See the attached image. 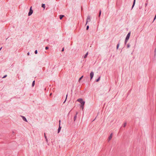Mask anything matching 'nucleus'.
<instances>
[{
  "instance_id": "nucleus-3",
  "label": "nucleus",
  "mask_w": 156,
  "mask_h": 156,
  "mask_svg": "<svg viewBox=\"0 0 156 156\" xmlns=\"http://www.w3.org/2000/svg\"><path fill=\"white\" fill-rule=\"evenodd\" d=\"M90 21H91L90 17V16H87V22H86V24H87V23L88 22H89Z\"/></svg>"
},
{
  "instance_id": "nucleus-27",
  "label": "nucleus",
  "mask_w": 156,
  "mask_h": 156,
  "mask_svg": "<svg viewBox=\"0 0 156 156\" xmlns=\"http://www.w3.org/2000/svg\"><path fill=\"white\" fill-rule=\"evenodd\" d=\"M156 18V15H155V16L154 18V20Z\"/></svg>"
},
{
  "instance_id": "nucleus-9",
  "label": "nucleus",
  "mask_w": 156,
  "mask_h": 156,
  "mask_svg": "<svg viewBox=\"0 0 156 156\" xmlns=\"http://www.w3.org/2000/svg\"><path fill=\"white\" fill-rule=\"evenodd\" d=\"M135 2H136V0H134L133 5V6H132V8H133V7H134L135 4Z\"/></svg>"
},
{
  "instance_id": "nucleus-1",
  "label": "nucleus",
  "mask_w": 156,
  "mask_h": 156,
  "mask_svg": "<svg viewBox=\"0 0 156 156\" xmlns=\"http://www.w3.org/2000/svg\"><path fill=\"white\" fill-rule=\"evenodd\" d=\"M77 101L81 103L80 107L82 108V110L83 109L84 105L85 103V102L83 101L82 98H79L77 100Z\"/></svg>"
},
{
  "instance_id": "nucleus-31",
  "label": "nucleus",
  "mask_w": 156,
  "mask_h": 156,
  "mask_svg": "<svg viewBox=\"0 0 156 156\" xmlns=\"http://www.w3.org/2000/svg\"><path fill=\"white\" fill-rule=\"evenodd\" d=\"M30 10H32L31 9V7H30Z\"/></svg>"
},
{
  "instance_id": "nucleus-10",
  "label": "nucleus",
  "mask_w": 156,
  "mask_h": 156,
  "mask_svg": "<svg viewBox=\"0 0 156 156\" xmlns=\"http://www.w3.org/2000/svg\"><path fill=\"white\" fill-rule=\"evenodd\" d=\"M88 55V52H87L86 54H85V55L84 56V58H87V56Z\"/></svg>"
},
{
  "instance_id": "nucleus-34",
  "label": "nucleus",
  "mask_w": 156,
  "mask_h": 156,
  "mask_svg": "<svg viewBox=\"0 0 156 156\" xmlns=\"http://www.w3.org/2000/svg\"><path fill=\"white\" fill-rule=\"evenodd\" d=\"M45 138H46V136H45Z\"/></svg>"
},
{
  "instance_id": "nucleus-24",
  "label": "nucleus",
  "mask_w": 156,
  "mask_h": 156,
  "mask_svg": "<svg viewBox=\"0 0 156 156\" xmlns=\"http://www.w3.org/2000/svg\"><path fill=\"white\" fill-rule=\"evenodd\" d=\"M127 48H129V47H130V45H129V44H128V45H127Z\"/></svg>"
},
{
  "instance_id": "nucleus-17",
  "label": "nucleus",
  "mask_w": 156,
  "mask_h": 156,
  "mask_svg": "<svg viewBox=\"0 0 156 156\" xmlns=\"http://www.w3.org/2000/svg\"><path fill=\"white\" fill-rule=\"evenodd\" d=\"M126 123H124V124H123V127H125L126 126Z\"/></svg>"
},
{
  "instance_id": "nucleus-8",
  "label": "nucleus",
  "mask_w": 156,
  "mask_h": 156,
  "mask_svg": "<svg viewBox=\"0 0 156 156\" xmlns=\"http://www.w3.org/2000/svg\"><path fill=\"white\" fill-rule=\"evenodd\" d=\"M64 16L63 15H60L59 16V18L60 20L62 19V18L64 17Z\"/></svg>"
},
{
  "instance_id": "nucleus-32",
  "label": "nucleus",
  "mask_w": 156,
  "mask_h": 156,
  "mask_svg": "<svg viewBox=\"0 0 156 156\" xmlns=\"http://www.w3.org/2000/svg\"><path fill=\"white\" fill-rule=\"evenodd\" d=\"M2 47H1V48H0V51L1 50V49H2Z\"/></svg>"
},
{
  "instance_id": "nucleus-29",
  "label": "nucleus",
  "mask_w": 156,
  "mask_h": 156,
  "mask_svg": "<svg viewBox=\"0 0 156 156\" xmlns=\"http://www.w3.org/2000/svg\"><path fill=\"white\" fill-rule=\"evenodd\" d=\"M27 55H29L30 54L29 52L27 53Z\"/></svg>"
},
{
  "instance_id": "nucleus-33",
  "label": "nucleus",
  "mask_w": 156,
  "mask_h": 156,
  "mask_svg": "<svg viewBox=\"0 0 156 156\" xmlns=\"http://www.w3.org/2000/svg\"><path fill=\"white\" fill-rule=\"evenodd\" d=\"M51 93L50 94V96H51Z\"/></svg>"
},
{
  "instance_id": "nucleus-20",
  "label": "nucleus",
  "mask_w": 156,
  "mask_h": 156,
  "mask_svg": "<svg viewBox=\"0 0 156 156\" xmlns=\"http://www.w3.org/2000/svg\"><path fill=\"white\" fill-rule=\"evenodd\" d=\"M119 44H118L117 45V49H118V48H119Z\"/></svg>"
},
{
  "instance_id": "nucleus-7",
  "label": "nucleus",
  "mask_w": 156,
  "mask_h": 156,
  "mask_svg": "<svg viewBox=\"0 0 156 156\" xmlns=\"http://www.w3.org/2000/svg\"><path fill=\"white\" fill-rule=\"evenodd\" d=\"M33 11L32 10H30V11L28 13V15L30 16L33 13Z\"/></svg>"
},
{
  "instance_id": "nucleus-21",
  "label": "nucleus",
  "mask_w": 156,
  "mask_h": 156,
  "mask_svg": "<svg viewBox=\"0 0 156 156\" xmlns=\"http://www.w3.org/2000/svg\"><path fill=\"white\" fill-rule=\"evenodd\" d=\"M89 26H87V27L86 30H88L89 29Z\"/></svg>"
},
{
  "instance_id": "nucleus-5",
  "label": "nucleus",
  "mask_w": 156,
  "mask_h": 156,
  "mask_svg": "<svg viewBox=\"0 0 156 156\" xmlns=\"http://www.w3.org/2000/svg\"><path fill=\"white\" fill-rule=\"evenodd\" d=\"M113 134L112 133H111L109 136L108 138V140L109 141H110L112 139V137Z\"/></svg>"
},
{
  "instance_id": "nucleus-2",
  "label": "nucleus",
  "mask_w": 156,
  "mask_h": 156,
  "mask_svg": "<svg viewBox=\"0 0 156 156\" xmlns=\"http://www.w3.org/2000/svg\"><path fill=\"white\" fill-rule=\"evenodd\" d=\"M130 33L129 32L128 34L127 35V36L126 37V40H125V42H127V41L129 40V37L130 36Z\"/></svg>"
},
{
  "instance_id": "nucleus-18",
  "label": "nucleus",
  "mask_w": 156,
  "mask_h": 156,
  "mask_svg": "<svg viewBox=\"0 0 156 156\" xmlns=\"http://www.w3.org/2000/svg\"><path fill=\"white\" fill-rule=\"evenodd\" d=\"M67 95H68L67 94L66 95V98L65 100V101L64 102V103L66 101V99H67Z\"/></svg>"
},
{
  "instance_id": "nucleus-4",
  "label": "nucleus",
  "mask_w": 156,
  "mask_h": 156,
  "mask_svg": "<svg viewBox=\"0 0 156 156\" xmlns=\"http://www.w3.org/2000/svg\"><path fill=\"white\" fill-rule=\"evenodd\" d=\"M94 75V73L93 72H91L90 74V80L92 79Z\"/></svg>"
},
{
  "instance_id": "nucleus-28",
  "label": "nucleus",
  "mask_w": 156,
  "mask_h": 156,
  "mask_svg": "<svg viewBox=\"0 0 156 156\" xmlns=\"http://www.w3.org/2000/svg\"><path fill=\"white\" fill-rule=\"evenodd\" d=\"M6 76H7V75H5L3 77V78H4Z\"/></svg>"
},
{
  "instance_id": "nucleus-30",
  "label": "nucleus",
  "mask_w": 156,
  "mask_h": 156,
  "mask_svg": "<svg viewBox=\"0 0 156 156\" xmlns=\"http://www.w3.org/2000/svg\"><path fill=\"white\" fill-rule=\"evenodd\" d=\"M64 48H62V51H64Z\"/></svg>"
},
{
  "instance_id": "nucleus-12",
  "label": "nucleus",
  "mask_w": 156,
  "mask_h": 156,
  "mask_svg": "<svg viewBox=\"0 0 156 156\" xmlns=\"http://www.w3.org/2000/svg\"><path fill=\"white\" fill-rule=\"evenodd\" d=\"M83 76H82L81 77H80L79 78V80H78V81H79V82H80V80L82 79V78H83Z\"/></svg>"
},
{
  "instance_id": "nucleus-13",
  "label": "nucleus",
  "mask_w": 156,
  "mask_h": 156,
  "mask_svg": "<svg viewBox=\"0 0 156 156\" xmlns=\"http://www.w3.org/2000/svg\"><path fill=\"white\" fill-rule=\"evenodd\" d=\"M42 7L44 8V9H45V5L44 4H42Z\"/></svg>"
},
{
  "instance_id": "nucleus-19",
  "label": "nucleus",
  "mask_w": 156,
  "mask_h": 156,
  "mask_svg": "<svg viewBox=\"0 0 156 156\" xmlns=\"http://www.w3.org/2000/svg\"><path fill=\"white\" fill-rule=\"evenodd\" d=\"M101 11L100 10V12H99V16H100L101 15Z\"/></svg>"
},
{
  "instance_id": "nucleus-11",
  "label": "nucleus",
  "mask_w": 156,
  "mask_h": 156,
  "mask_svg": "<svg viewBox=\"0 0 156 156\" xmlns=\"http://www.w3.org/2000/svg\"><path fill=\"white\" fill-rule=\"evenodd\" d=\"M61 127L59 126V128L58 129V133H59V132H60V131L61 130Z\"/></svg>"
},
{
  "instance_id": "nucleus-6",
  "label": "nucleus",
  "mask_w": 156,
  "mask_h": 156,
  "mask_svg": "<svg viewBox=\"0 0 156 156\" xmlns=\"http://www.w3.org/2000/svg\"><path fill=\"white\" fill-rule=\"evenodd\" d=\"M21 117H22L23 120L24 121L26 122H27V121L25 117H24V116H21Z\"/></svg>"
},
{
  "instance_id": "nucleus-25",
  "label": "nucleus",
  "mask_w": 156,
  "mask_h": 156,
  "mask_svg": "<svg viewBox=\"0 0 156 156\" xmlns=\"http://www.w3.org/2000/svg\"><path fill=\"white\" fill-rule=\"evenodd\" d=\"M154 52L155 53V54H156V49H155L154 51Z\"/></svg>"
},
{
  "instance_id": "nucleus-26",
  "label": "nucleus",
  "mask_w": 156,
  "mask_h": 156,
  "mask_svg": "<svg viewBox=\"0 0 156 156\" xmlns=\"http://www.w3.org/2000/svg\"><path fill=\"white\" fill-rule=\"evenodd\" d=\"M147 3H145V6L146 7V6H147Z\"/></svg>"
},
{
  "instance_id": "nucleus-16",
  "label": "nucleus",
  "mask_w": 156,
  "mask_h": 156,
  "mask_svg": "<svg viewBox=\"0 0 156 156\" xmlns=\"http://www.w3.org/2000/svg\"><path fill=\"white\" fill-rule=\"evenodd\" d=\"M76 115H75L74 117V121H75L76 119Z\"/></svg>"
},
{
  "instance_id": "nucleus-15",
  "label": "nucleus",
  "mask_w": 156,
  "mask_h": 156,
  "mask_svg": "<svg viewBox=\"0 0 156 156\" xmlns=\"http://www.w3.org/2000/svg\"><path fill=\"white\" fill-rule=\"evenodd\" d=\"M100 77H99L98 78V79H97L96 80V81L97 82H98L99 80H100Z\"/></svg>"
},
{
  "instance_id": "nucleus-23",
  "label": "nucleus",
  "mask_w": 156,
  "mask_h": 156,
  "mask_svg": "<svg viewBox=\"0 0 156 156\" xmlns=\"http://www.w3.org/2000/svg\"><path fill=\"white\" fill-rule=\"evenodd\" d=\"M45 49L47 50L48 49V47H46L45 48Z\"/></svg>"
},
{
  "instance_id": "nucleus-14",
  "label": "nucleus",
  "mask_w": 156,
  "mask_h": 156,
  "mask_svg": "<svg viewBox=\"0 0 156 156\" xmlns=\"http://www.w3.org/2000/svg\"><path fill=\"white\" fill-rule=\"evenodd\" d=\"M34 84H35V81H34L33 82L32 84V87H34Z\"/></svg>"
},
{
  "instance_id": "nucleus-22",
  "label": "nucleus",
  "mask_w": 156,
  "mask_h": 156,
  "mask_svg": "<svg viewBox=\"0 0 156 156\" xmlns=\"http://www.w3.org/2000/svg\"><path fill=\"white\" fill-rule=\"evenodd\" d=\"M37 50H35V54H37Z\"/></svg>"
}]
</instances>
